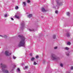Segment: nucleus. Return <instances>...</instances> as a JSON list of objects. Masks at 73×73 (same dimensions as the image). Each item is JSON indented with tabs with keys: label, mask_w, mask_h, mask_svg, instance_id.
I'll return each instance as SVG.
<instances>
[{
	"label": "nucleus",
	"mask_w": 73,
	"mask_h": 73,
	"mask_svg": "<svg viewBox=\"0 0 73 73\" xmlns=\"http://www.w3.org/2000/svg\"><path fill=\"white\" fill-rule=\"evenodd\" d=\"M18 37L21 38V40L19 42L18 46L19 47H21V46H24V47H25V38L22 35H19Z\"/></svg>",
	"instance_id": "nucleus-1"
},
{
	"label": "nucleus",
	"mask_w": 73,
	"mask_h": 73,
	"mask_svg": "<svg viewBox=\"0 0 73 73\" xmlns=\"http://www.w3.org/2000/svg\"><path fill=\"white\" fill-rule=\"evenodd\" d=\"M1 68H2V71L4 73H8L9 72L8 71L5 69L7 68V65L5 64H3L2 63L1 64Z\"/></svg>",
	"instance_id": "nucleus-2"
},
{
	"label": "nucleus",
	"mask_w": 73,
	"mask_h": 73,
	"mask_svg": "<svg viewBox=\"0 0 73 73\" xmlns=\"http://www.w3.org/2000/svg\"><path fill=\"white\" fill-rule=\"evenodd\" d=\"M51 58L52 60L54 61L55 60H57L58 57L55 54H51Z\"/></svg>",
	"instance_id": "nucleus-3"
},
{
	"label": "nucleus",
	"mask_w": 73,
	"mask_h": 73,
	"mask_svg": "<svg viewBox=\"0 0 73 73\" xmlns=\"http://www.w3.org/2000/svg\"><path fill=\"white\" fill-rule=\"evenodd\" d=\"M21 27H20L21 29L23 30V29L24 28V27H25V23L24 22L22 21L21 24Z\"/></svg>",
	"instance_id": "nucleus-4"
},
{
	"label": "nucleus",
	"mask_w": 73,
	"mask_h": 73,
	"mask_svg": "<svg viewBox=\"0 0 73 73\" xmlns=\"http://www.w3.org/2000/svg\"><path fill=\"white\" fill-rule=\"evenodd\" d=\"M56 2L57 3V5L56 6L58 7L60 5H62V3H59V1L58 0H57L56 1Z\"/></svg>",
	"instance_id": "nucleus-5"
},
{
	"label": "nucleus",
	"mask_w": 73,
	"mask_h": 73,
	"mask_svg": "<svg viewBox=\"0 0 73 73\" xmlns=\"http://www.w3.org/2000/svg\"><path fill=\"white\" fill-rule=\"evenodd\" d=\"M5 54L6 55V56H10L11 54V53H9L8 51H5Z\"/></svg>",
	"instance_id": "nucleus-6"
},
{
	"label": "nucleus",
	"mask_w": 73,
	"mask_h": 73,
	"mask_svg": "<svg viewBox=\"0 0 73 73\" xmlns=\"http://www.w3.org/2000/svg\"><path fill=\"white\" fill-rule=\"evenodd\" d=\"M22 5L23 7H25L27 5V3L25 2H23L22 3Z\"/></svg>",
	"instance_id": "nucleus-7"
},
{
	"label": "nucleus",
	"mask_w": 73,
	"mask_h": 73,
	"mask_svg": "<svg viewBox=\"0 0 73 73\" xmlns=\"http://www.w3.org/2000/svg\"><path fill=\"white\" fill-rule=\"evenodd\" d=\"M41 10H42V12H46V11L45 10V8H44V7H43L42 8Z\"/></svg>",
	"instance_id": "nucleus-8"
},
{
	"label": "nucleus",
	"mask_w": 73,
	"mask_h": 73,
	"mask_svg": "<svg viewBox=\"0 0 73 73\" xmlns=\"http://www.w3.org/2000/svg\"><path fill=\"white\" fill-rule=\"evenodd\" d=\"M66 36L68 37H69L70 36V34L69 33H67L66 34Z\"/></svg>",
	"instance_id": "nucleus-9"
},
{
	"label": "nucleus",
	"mask_w": 73,
	"mask_h": 73,
	"mask_svg": "<svg viewBox=\"0 0 73 73\" xmlns=\"http://www.w3.org/2000/svg\"><path fill=\"white\" fill-rule=\"evenodd\" d=\"M28 17H29V18H31V17H32V15L31 14H29L28 16Z\"/></svg>",
	"instance_id": "nucleus-10"
},
{
	"label": "nucleus",
	"mask_w": 73,
	"mask_h": 73,
	"mask_svg": "<svg viewBox=\"0 0 73 73\" xmlns=\"http://www.w3.org/2000/svg\"><path fill=\"white\" fill-rule=\"evenodd\" d=\"M0 36H1L2 37H4V38H7V36L6 35H3V36L2 35H0Z\"/></svg>",
	"instance_id": "nucleus-11"
},
{
	"label": "nucleus",
	"mask_w": 73,
	"mask_h": 73,
	"mask_svg": "<svg viewBox=\"0 0 73 73\" xmlns=\"http://www.w3.org/2000/svg\"><path fill=\"white\" fill-rule=\"evenodd\" d=\"M69 52H66V55H67V56H69Z\"/></svg>",
	"instance_id": "nucleus-12"
},
{
	"label": "nucleus",
	"mask_w": 73,
	"mask_h": 73,
	"mask_svg": "<svg viewBox=\"0 0 73 73\" xmlns=\"http://www.w3.org/2000/svg\"><path fill=\"white\" fill-rule=\"evenodd\" d=\"M28 31H30V32H33V31H34V29H29Z\"/></svg>",
	"instance_id": "nucleus-13"
},
{
	"label": "nucleus",
	"mask_w": 73,
	"mask_h": 73,
	"mask_svg": "<svg viewBox=\"0 0 73 73\" xmlns=\"http://www.w3.org/2000/svg\"><path fill=\"white\" fill-rule=\"evenodd\" d=\"M66 15L67 16H70V13L69 12H67L66 13Z\"/></svg>",
	"instance_id": "nucleus-14"
},
{
	"label": "nucleus",
	"mask_w": 73,
	"mask_h": 73,
	"mask_svg": "<svg viewBox=\"0 0 73 73\" xmlns=\"http://www.w3.org/2000/svg\"><path fill=\"white\" fill-rule=\"evenodd\" d=\"M67 45H70V44H71V43H70V42H68L67 43Z\"/></svg>",
	"instance_id": "nucleus-15"
},
{
	"label": "nucleus",
	"mask_w": 73,
	"mask_h": 73,
	"mask_svg": "<svg viewBox=\"0 0 73 73\" xmlns=\"http://www.w3.org/2000/svg\"><path fill=\"white\" fill-rule=\"evenodd\" d=\"M56 35H53L52 36V38H54V39H55L56 38Z\"/></svg>",
	"instance_id": "nucleus-16"
},
{
	"label": "nucleus",
	"mask_w": 73,
	"mask_h": 73,
	"mask_svg": "<svg viewBox=\"0 0 73 73\" xmlns=\"http://www.w3.org/2000/svg\"><path fill=\"white\" fill-rule=\"evenodd\" d=\"M15 17L17 18V19H19V16H17V15H15Z\"/></svg>",
	"instance_id": "nucleus-17"
},
{
	"label": "nucleus",
	"mask_w": 73,
	"mask_h": 73,
	"mask_svg": "<svg viewBox=\"0 0 73 73\" xmlns=\"http://www.w3.org/2000/svg\"><path fill=\"white\" fill-rule=\"evenodd\" d=\"M31 60L32 61H34V60H35V58L34 57L32 58L31 59Z\"/></svg>",
	"instance_id": "nucleus-18"
},
{
	"label": "nucleus",
	"mask_w": 73,
	"mask_h": 73,
	"mask_svg": "<svg viewBox=\"0 0 73 73\" xmlns=\"http://www.w3.org/2000/svg\"><path fill=\"white\" fill-rule=\"evenodd\" d=\"M65 49H66V50H69V48H68V47L65 48Z\"/></svg>",
	"instance_id": "nucleus-19"
},
{
	"label": "nucleus",
	"mask_w": 73,
	"mask_h": 73,
	"mask_svg": "<svg viewBox=\"0 0 73 73\" xmlns=\"http://www.w3.org/2000/svg\"><path fill=\"white\" fill-rule=\"evenodd\" d=\"M15 9H19V7L17 6L15 7Z\"/></svg>",
	"instance_id": "nucleus-20"
},
{
	"label": "nucleus",
	"mask_w": 73,
	"mask_h": 73,
	"mask_svg": "<svg viewBox=\"0 0 73 73\" xmlns=\"http://www.w3.org/2000/svg\"><path fill=\"white\" fill-rule=\"evenodd\" d=\"M17 70L18 72H20V68H18L17 69Z\"/></svg>",
	"instance_id": "nucleus-21"
},
{
	"label": "nucleus",
	"mask_w": 73,
	"mask_h": 73,
	"mask_svg": "<svg viewBox=\"0 0 73 73\" xmlns=\"http://www.w3.org/2000/svg\"><path fill=\"white\" fill-rule=\"evenodd\" d=\"M37 63H36L35 62H34V64L35 65H37Z\"/></svg>",
	"instance_id": "nucleus-22"
},
{
	"label": "nucleus",
	"mask_w": 73,
	"mask_h": 73,
	"mask_svg": "<svg viewBox=\"0 0 73 73\" xmlns=\"http://www.w3.org/2000/svg\"><path fill=\"white\" fill-rule=\"evenodd\" d=\"M4 17H7V14L5 15Z\"/></svg>",
	"instance_id": "nucleus-23"
},
{
	"label": "nucleus",
	"mask_w": 73,
	"mask_h": 73,
	"mask_svg": "<svg viewBox=\"0 0 73 73\" xmlns=\"http://www.w3.org/2000/svg\"><path fill=\"white\" fill-rule=\"evenodd\" d=\"M55 13H56V14H58V11L57 10H56L55 12Z\"/></svg>",
	"instance_id": "nucleus-24"
},
{
	"label": "nucleus",
	"mask_w": 73,
	"mask_h": 73,
	"mask_svg": "<svg viewBox=\"0 0 73 73\" xmlns=\"http://www.w3.org/2000/svg\"><path fill=\"white\" fill-rule=\"evenodd\" d=\"M13 59H16V57L15 56H13Z\"/></svg>",
	"instance_id": "nucleus-25"
},
{
	"label": "nucleus",
	"mask_w": 73,
	"mask_h": 73,
	"mask_svg": "<svg viewBox=\"0 0 73 73\" xmlns=\"http://www.w3.org/2000/svg\"><path fill=\"white\" fill-rule=\"evenodd\" d=\"M60 66H61V67H62L63 66V64H60Z\"/></svg>",
	"instance_id": "nucleus-26"
},
{
	"label": "nucleus",
	"mask_w": 73,
	"mask_h": 73,
	"mask_svg": "<svg viewBox=\"0 0 73 73\" xmlns=\"http://www.w3.org/2000/svg\"><path fill=\"white\" fill-rule=\"evenodd\" d=\"M17 15H20V13L19 12H18L17 13Z\"/></svg>",
	"instance_id": "nucleus-27"
},
{
	"label": "nucleus",
	"mask_w": 73,
	"mask_h": 73,
	"mask_svg": "<svg viewBox=\"0 0 73 73\" xmlns=\"http://www.w3.org/2000/svg\"><path fill=\"white\" fill-rule=\"evenodd\" d=\"M28 68V67L27 66H25V69H27Z\"/></svg>",
	"instance_id": "nucleus-28"
},
{
	"label": "nucleus",
	"mask_w": 73,
	"mask_h": 73,
	"mask_svg": "<svg viewBox=\"0 0 73 73\" xmlns=\"http://www.w3.org/2000/svg\"><path fill=\"white\" fill-rule=\"evenodd\" d=\"M36 58H38V55H37L36 56Z\"/></svg>",
	"instance_id": "nucleus-29"
},
{
	"label": "nucleus",
	"mask_w": 73,
	"mask_h": 73,
	"mask_svg": "<svg viewBox=\"0 0 73 73\" xmlns=\"http://www.w3.org/2000/svg\"><path fill=\"white\" fill-rule=\"evenodd\" d=\"M70 69H71V70H73V67H72V66L71 67V68Z\"/></svg>",
	"instance_id": "nucleus-30"
},
{
	"label": "nucleus",
	"mask_w": 73,
	"mask_h": 73,
	"mask_svg": "<svg viewBox=\"0 0 73 73\" xmlns=\"http://www.w3.org/2000/svg\"><path fill=\"white\" fill-rule=\"evenodd\" d=\"M30 0H28L27 1V2L28 3H30Z\"/></svg>",
	"instance_id": "nucleus-31"
},
{
	"label": "nucleus",
	"mask_w": 73,
	"mask_h": 73,
	"mask_svg": "<svg viewBox=\"0 0 73 73\" xmlns=\"http://www.w3.org/2000/svg\"><path fill=\"white\" fill-rule=\"evenodd\" d=\"M11 20H14V19H13V18H11Z\"/></svg>",
	"instance_id": "nucleus-32"
},
{
	"label": "nucleus",
	"mask_w": 73,
	"mask_h": 73,
	"mask_svg": "<svg viewBox=\"0 0 73 73\" xmlns=\"http://www.w3.org/2000/svg\"><path fill=\"white\" fill-rule=\"evenodd\" d=\"M57 47H54V49H57Z\"/></svg>",
	"instance_id": "nucleus-33"
},
{
	"label": "nucleus",
	"mask_w": 73,
	"mask_h": 73,
	"mask_svg": "<svg viewBox=\"0 0 73 73\" xmlns=\"http://www.w3.org/2000/svg\"><path fill=\"white\" fill-rule=\"evenodd\" d=\"M30 55L31 56H32V54L31 53L30 54Z\"/></svg>",
	"instance_id": "nucleus-34"
},
{
	"label": "nucleus",
	"mask_w": 73,
	"mask_h": 73,
	"mask_svg": "<svg viewBox=\"0 0 73 73\" xmlns=\"http://www.w3.org/2000/svg\"><path fill=\"white\" fill-rule=\"evenodd\" d=\"M16 65H14V68H15V67H16Z\"/></svg>",
	"instance_id": "nucleus-35"
},
{
	"label": "nucleus",
	"mask_w": 73,
	"mask_h": 73,
	"mask_svg": "<svg viewBox=\"0 0 73 73\" xmlns=\"http://www.w3.org/2000/svg\"><path fill=\"white\" fill-rule=\"evenodd\" d=\"M49 68V66H47V68Z\"/></svg>",
	"instance_id": "nucleus-36"
},
{
	"label": "nucleus",
	"mask_w": 73,
	"mask_h": 73,
	"mask_svg": "<svg viewBox=\"0 0 73 73\" xmlns=\"http://www.w3.org/2000/svg\"><path fill=\"white\" fill-rule=\"evenodd\" d=\"M45 60H43V62H44V63L45 62Z\"/></svg>",
	"instance_id": "nucleus-37"
},
{
	"label": "nucleus",
	"mask_w": 73,
	"mask_h": 73,
	"mask_svg": "<svg viewBox=\"0 0 73 73\" xmlns=\"http://www.w3.org/2000/svg\"><path fill=\"white\" fill-rule=\"evenodd\" d=\"M13 69H12L11 71V72H12V71H13Z\"/></svg>",
	"instance_id": "nucleus-38"
},
{
	"label": "nucleus",
	"mask_w": 73,
	"mask_h": 73,
	"mask_svg": "<svg viewBox=\"0 0 73 73\" xmlns=\"http://www.w3.org/2000/svg\"><path fill=\"white\" fill-rule=\"evenodd\" d=\"M42 17V18H43V17Z\"/></svg>",
	"instance_id": "nucleus-39"
},
{
	"label": "nucleus",
	"mask_w": 73,
	"mask_h": 73,
	"mask_svg": "<svg viewBox=\"0 0 73 73\" xmlns=\"http://www.w3.org/2000/svg\"><path fill=\"white\" fill-rule=\"evenodd\" d=\"M2 53H3V52H2Z\"/></svg>",
	"instance_id": "nucleus-40"
}]
</instances>
